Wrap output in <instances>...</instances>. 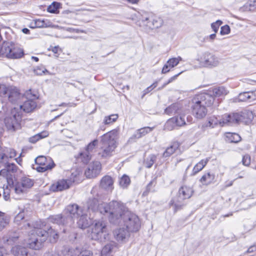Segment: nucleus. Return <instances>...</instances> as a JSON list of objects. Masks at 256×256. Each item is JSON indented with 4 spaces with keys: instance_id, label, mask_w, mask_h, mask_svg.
Masks as SVG:
<instances>
[{
    "instance_id": "nucleus-1",
    "label": "nucleus",
    "mask_w": 256,
    "mask_h": 256,
    "mask_svg": "<svg viewBox=\"0 0 256 256\" xmlns=\"http://www.w3.org/2000/svg\"><path fill=\"white\" fill-rule=\"evenodd\" d=\"M100 210L103 213L109 212V221L111 224L124 223L126 229L132 232H136L140 228L141 222L138 216L130 212L126 204L121 202L112 200L109 205L102 206Z\"/></svg>"
},
{
    "instance_id": "nucleus-2",
    "label": "nucleus",
    "mask_w": 256,
    "mask_h": 256,
    "mask_svg": "<svg viewBox=\"0 0 256 256\" xmlns=\"http://www.w3.org/2000/svg\"><path fill=\"white\" fill-rule=\"evenodd\" d=\"M28 237L26 242L27 246L30 248L39 250L48 238L51 242H56L59 236L58 232L51 227L47 230L34 228L28 232Z\"/></svg>"
},
{
    "instance_id": "nucleus-3",
    "label": "nucleus",
    "mask_w": 256,
    "mask_h": 256,
    "mask_svg": "<svg viewBox=\"0 0 256 256\" xmlns=\"http://www.w3.org/2000/svg\"><path fill=\"white\" fill-rule=\"evenodd\" d=\"M214 98L208 94L196 95L192 100L191 108L193 116L198 119L204 118L207 113V107L211 106Z\"/></svg>"
},
{
    "instance_id": "nucleus-4",
    "label": "nucleus",
    "mask_w": 256,
    "mask_h": 256,
    "mask_svg": "<svg viewBox=\"0 0 256 256\" xmlns=\"http://www.w3.org/2000/svg\"><path fill=\"white\" fill-rule=\"evenodd\" d=\"M118 130H112L100 137V150L98 154L102 158H108L112 156L117 146Z\"/></svg>"
},
{
    "instance_id": "nucleus-5",
    "label": "nucleus",
    "mask_w": 256,
    "mask_h": 256,
    "mask_svg": "<svg viewBox=\"0 0 256 256\" xmlns=\"http://www.w3.org/2000/svg\"><path fill=\"white\" fill-rule=\"evenodd\" d=\"M194 192L192 188L190 186L184 185L179 188L177 196L172 198L169 202V206L174 207V212L182 208L184 200L190 198Z\"/></svg>"
},
{
    "instance_id": "nucleus-6",
    "label": "nucleus",
    "mask_w": 256,
    "mask_h": 256,
    "mask_svg": "<svg viewBox=\"0 0 256 256\" xmlns=\"http://www.w3.org/2000/svg\"><path fill=\"white\" fill-rule=\"evenodd\" d=\"M38 98V94L36 90H27L24 95V96L21 100L22 104L19 103L18 108L21 112L28 113L32 112L36 107L37 104L36 100Z\"/></svg>"
},
{
    "instance_id": "nucleus-7",
    "label": "nucleus",
    "mask_w": 256,
    "mask_h": 256,
    "mask_svg": "<svg viewBox=\"0 0 256 256\" xmlns=\"http://www.w3.org/2000/svg\"><path fill=\"white\" fill-rule=\"evenodd\" d=\"M24 54V50L16 48L12 42H4L0 48V56L17 59L21 58Z\"/></svg>"
},
{
    "instance_id": "nucleus-8",
    "label": "nucleus",
    "mask_w": 256,
    "mask_h": 256,
    "mask_svg": "<svg viewBox=\"0 0 256 256\" xmlns=\"http://www.w3.org/2000/svg\"><path fill=\"white\" fill-rule=\"evenodd\" d=\"M98 188L97 186H94L92 188L91 193L92 194L94 198H90L88 201V209L94 212L98 210L100 214L104 215H106L109 219V216L110 214L109 212H108L104 213L102 212L100 209L102 206H103L104 204L109 205L110 204V202L108 204L104 202L100 203V200H99L100 196L98 193Z\"/></svg>"
},
{
    "instance_id": "nucleus-9",
    "label": "nucleus",
    "mask_w": 256,
    "mask_h": 256,
    "mask_svg": "<svg viewBox=\"0 0 256 256\" xmlns=\"http://www.w3.org/2000/svg\"><path fill=\"white\" fill-rule=\"evenodd\" d=\"M18 108H14L11 115L4 118L5 126L9 130L15 131L20 127L22 114L18 112Z\"/></svg>"
},
{
    "instance_id": "nucleus-10",
    "label": "nucleus",
    "mask_w": 256,
    "mask_h": 256,
    "mask_svg": "<svg viewBox=\"0 0 256 256\" xmlns=\"http://www.w3.org/2000/svg\"><path fill=\"white\" fill-rule=\"evenodd\" d=\"M108 235L106 225L104 221H98L95 222L92 228L91 238L102 242L106 238Z\"/></svg>"
},
{
    "instance_id": "nucleus-11",
    "label": "nucleus",
    "mask_w": 256,
    "mask_h": 256,
    "mask_svg": "<svg viewBox=\"0 0 256 256\" xmlns=\"http://www.w3.org/2000/svg\"><path fill=\"white\" fill-rule=\"evenodd\" d=\"M36 168H34L38 172H43L50 170L54 167L55 164L51 158L40 156L35 159Z\"/></svg>"
},
{
    "instance_id": "nucleus-12",
    "label": "nucleus",
    "mask_w": 256,
    "mask_h": 256,
    "mask_svg": "<svg viewBox=\"0 0 256 256\" xmlns=\"http://www.w3.org/2000/svg\"><path fill=\"white\" fill-rule=\"evenodd\" d=\"M84 212L76 204H70L64 210V214L66 215L65 217L68 222L70 226L74 223L75 218L78 219L79 216Z\"/></svg>"
},
{
    "instance_id": "nucleus-13",
    "label": "nucleus",
    "mask_w": 256,
    "mask_h": 256,
    "mask_svg": "<svg viewBox=\"0 0 256 256\" xmlns=\"http://www.w3.org/2000/svg\"><path fill=\"white\" fill-rule=\"evenodd\" d=\"M24 96L17 88L8 86H6V96L4 97H7L8 101L12 104H19Z\"/></svg>"
},
{
    "instance_id": "nucleus-14",
    "label": "nucleus",
    "mask_w": 256,
    "mask_h": 256,
    "mask_svg": "<svg viewBox=\"0 0 256 256\" xmlns=\"http://www.w3.org/2000/svg\"><path fill=\"white\" fill-rule=\"evenodd\" d=\"M34 181L32 179L24 177L22 178L20 181L13 186L12 188L17 194H22L26 192V190L31 188L34 185Z\"/></svg>"
},
{
    "instance_id": "nucleus-15",
    "label": "nucleus",
    "mask_w": 256,
    "mask_h": 256,
    "mask_svg": "<svg viewBox=\"0 0 256 256\" xmlns=\"http://www.w3.org/2000/svg\"><path fill=\"white\" fill-rule=\"evenodd\" d=\"M76 176V175L73 176V174H72V177L70 179H62L58 180L51 186L50 190L53 192H58L70 188L72 184L75 182Z\"/></svg>"
},
{
    "instance_id": "nucleus-16",
    "label": "nucleus",
    "mask_w": 256,
    "mask_h": 256,
    "mask_svg": "<svg viewBox=\"0 0 256 256\" xmlns=\"http://www.w3.org/2000/svg\"><path fill=\"white\" fill-rule=\"evenodd\" d=\"M102 165L100 162L94 161L90 163L85 170V175L88 178L96 177L100 172Z\"/></svg>"
},
{
    "instance_id": "nucleus-17",
    "label": "nucleus",
    "mask_w": 256,
    "mask_h": 256,
    "mask_svg": "<svg viewBox=\"0 0 256 256\" xmlns=\"http://www.w3.org/2000/svg\"><path fill=\"white\" fill-rule=\"evenodd\" d=\"M186 124L184 116H174L170 118L166 122L165 127L168 130L176 128Z\"/></svg>"
},
{
    "instance_id": "nucleus-18",
    "label": "nucleus",
    "mask_w": 256,
    "mask_h": 256,
    "mask_svg": "<svg viewBox=\"0 0 256 256\" xmlns=\"http://www.w3.org/2000/svg\"><path fill=\"white\" fill-rule=\"evenodd\" d=\"M243 119L242 116L239 113L226 114L222 116L223 124L232 125L240 122Z\"/></svg>"
},
{
    "instance_id": "nucleus-19",
    "label": "nucleus",
    "mask_w": 256,
    "mask_h": 256,
    "mask_svg": "<svg viewBox=\"0 0 256 256\" xmlns=\"http://www.w3.org/2000/svg\"><path fill=\"white\" fill-rule=\"evenodd\" d=\"M142 20L148 22L146 25L151 28H156L162 25V20L160 18H154L152 14L148 16H142Z\"/></svg>"
},
{
    "instance_id": "nucleus-20",
    "label": "nucleus",
    "mask_w": 256,
    "mask_h": 256,
    "mask_svg": "<svg viewBox=\"0 0 256 256\" xmlns=\"http://www.w3.org/2000/svg\"><path fill=\"white\" fill-rule=\"evenodd\" d=\"M100 187L107 191L112 192L114 189V180L109 176H104L100 182Z\"/></svg>"
},
{
    "instance_id": "nucleus-21",
    "label": "nucleus",
    "mask_w": 256,
    "mask_h": 256,
    "mask_svg": "<svg viewBox=\"0 0 256 256\" xmlns=\"http://www.w3.org/2000/svg\"><path fill=\"white\" fill-rule=\"evenodd\" d=\"M154 127L146 126L138 129L136 132L129 138L128 141H132L134 139L140 138L150 132Z\"/></svg>"
},
{
    "instance_id": "nucleus-22",
    "label": "nucleus",
    "mask_w": 256,
    "mask_h": 256,
    "mask_svg": "<svg viewBox=\"0 0 256 256\" xmlns=\"http://www.w3.org/2000/svg\"><path fill=\"white\" fill-rule=\"evenodd\" d=\"M47 222L58 224V225L69 224L66 218L62 216L60 214L50 216L47 218Z\"/></svg>"
},
{
    "instance_id": "nucleus-23",
    "label": "nucleus",
    "mask_w": 256,
    "mask_h": 256,
    "mask_svg": "<svg viewBox=\"0 0 256 256\" xmlns=\"http://www.w3.org/2000/svg\"><path fill=\"white\" fill-rule=\"evenodd\" d=\"M92 253L89 250H80L79 248L70 249L64 256H92Z\"/></svg>"
},
{
    "instance_id": "nucleus-24",
    "label": "nucleus",
    "mask_w": 256,
    "mask_h": 256,
    "mask_svg": "<svg viewBox=\"0 0 256 256\" xmlns=\"http://www.w3.org/2000/svg\"><path fill=\"white\" fill-rule=\"evenodd\" d=\"M129 231L124 228L116 229L114 232V235L118 241H122L128 236Z\"/></svg>"
},
{
    "instance_id": "nucleus-25",
    "label": "nucleus",
    "mask_w": 256,
    "mask_h": 256,
    "mask_svg": "<svg viewBox=\"0 0 256 256\" xmlns=\"http://www.w3.org/2000/svg\"><path fill=\"white\" fill-rule=\"evenodd\" d=\"M78 218L77 224L80 228L84 229L90 226V220L88 218L87 216L84 212H82Z\"/></svg>"
},
{
    "instance_id": "nucleus-26",
    "label": "nucleus",
    "mask_w": 256,
    "mask_h": 256,
    "mask_svg": "<svg viewBox=\"0 0 256 256\" xmlns=\"http://www.w3.org/2000/svg\"><path fill=\"white\" fill-rule=\"evenodd\" d=\"M4 154V164H6L10 160L14 158L16 156V151L10 148H2Z\"/></svg>"
},
{
    "instance_id": "nucleus-27",
    "label": "nucleus",
    "mask_w": 256,
    "mask_h": 256,
    "mask_svg": "<svg viewBox=\"0 0 256 256\" xmlns=\"http://www.w3.org/2000/svg\"><path fill=\"white\" fill-rule=\"evenodd\" d=\"M210 160V158H207L206 159L201 160L197 163L193 168L191 176H194L201 171L206 165Z\"/></svg>"
},
{
    "instance_id": "nucleus-28",
    "label": "nucleus",
    "mask_w": 256,
    "mask_h": 256,
    "mask_svg": "<svg viewBox=\"0 0 256 256\" xmlns=\"http://www.w3.org/2000/svg\"><path fill=\"white\" fill-rule=\"evenodd\" d=\"M34 26H32V28H42L52 27V23L48 20L36 19L34 20Z\"/></svg>"
},
{
    "instance_id": "nucleus-29",
    "label": "nucleus",
    "mask_w": 256,
    "mask_h": 256,
    "mask_svg": "<svg viewBox=\"0 0 256 256\" xmlns=\"http://www.w3.org/2000/svg\"><path fill=\"white\" fill-rule=\"evenodd\" d=\"M12 253L15 256H26L28 253V250L24 247L16 246L12 248Z\"/></svg>"
},
{
    "instance_id": "nucleus-30",
    "label": "nucleus",
    "mask_w": 256,
    "mask_h": 256,
    "mask_svg": "<svg viewBox=\"0 0 256 256\" xmlns=\"http://www.w3.org/2000/svg\"><path fill=\"white\" fill-rule=\"evenodd\" d=\"M181 106L178 103H174L167 107L165 110L164 112L168 115H174L178 113Z\"/></svg>"
},
{
    "instance_id": "nucleus-31",
    "label": "nucleus",
    "mask_w": 256,
    "mask_h": 256,
    "mask_svg": "<svg viewBox=\"0 0 256 256\" xmlns=\"http://www.w3.org/2000/svg\"><path fill=\"white\" fill-rule=\"evenodd\" d=\"M215 178L214 174L208 172L204 174L200 180V182L204 185H208L212 182Z\"/></svg>"
},
{
    "instance_id": "nucleus-32",
    "label": "nucleus",
    "mask_w": 256,
    "mask_h": 256,
    "mask_svg": "<svg viewBox=\"0 0 256 256\" xmlns=\"http://www.w3.org/2000/svg\"><path fill=\"white\" fill-rule=\"evenodd\" d=\"M9 222L10 217L5 213L0 211V231L6 228Z\"/></svg>"
},
{
    "instance_id": "nucleus-33",
    "label": "nucleus",
    "mask_w": 256,
    "mask_h": 256,
    "mask_svg": "<svg viewBox=\"0 0 256 256\" xmlns=\"http://www.w3.org/2000/svg\"><path fill=\"white\" fill-rule=\"evenodd\" d=\"M48 136V132L47 131H43L29 138V142L34 144L40 139L45 138Z\"/></svg>"
},
{
    "instance_id": "nucleus-34",
    "label": "nucleus",
    "mask_w": 256,
    "mask_h": 256,
    "mask_svg": "<svg viewBox=\"0 0 256 256\" xmlns=\"http://www.w3.org/2000/svg\"><path fill=\"white\" fill-rule=\"evenodd\" d=\"M178 142L173 143L170 147H168L163 153V157L166 158L170 156L178 148Z\"/></svg>"
},
{
    "instance_id": "nucleus-35",
    "label": "nucleus",
    "mask_w": 256,
    "mask_h": 256,
    "mask_svg": "<svg viewBox=\"0 0 256 256\" xmlns=\"http://www.w3.org/2000/svg\"><path fill=\"white\" fill-rule=\"evenodd\" d=\"M228 94L226 90L223 86L214 88L212 90V96L214 98L226 95ZM212 96V94H210Z\"/></svg>"
},
{
    "instance_id": "nucleus-36",
    "label": "nucleus",
    "mask_w": 256,
    "mask_h": 256,
    "mask_svg": "<svg viewBox=\"0 0 256 256\" xmlns=\"http://www.w3.org/2000/svg\"><path fill=\"white\" fill-rule=\"evenodd\" d=\"M92 154L89 153L86 150L80 152L79 154L78 158L84 163L87 164L92 158Z\"/></svg>"
},
{
    "instance_id": "nucleus-37",
    "label": "nucleus",
    "mask_w": 256,
    "mask_h": 256,
    "mask_svg": "<svg viewBox=\"0 0 256 256\" xmlns=\"http://www.w3.org/2000/svg\"><path fill=\"white\" fill-rule=\"evenodd\" d=\"M222 122V118L221 119L218 120L215 116H211L210 118L208 120V122L206 124L207 126H210L212 128H214L216 125L219 124L220 126H224L223 122Z\"/></svg>"
},
{
    "instance_id": "nucleus-38",
    "label": "nucleus",
    "mask_w": 256,
    "mask_h": 256,
    "mask_svg": "<svg viewBox=\"0 0 256 256\" xmlns=\"http://www.w3.org/2000/svg\"><path fill=\"white\" fill-rule=\"evenodd\" d=\"M18 236L16 232L10 233L8 236H5L3 238L4 242H6L8 244H11L12 242L17 240Z\"/></svg>"
},
{
    "instance_id": "nucleus-39",
    "label": "nucleus",
    "mask_w": 256,
    "mask_h": 256,
    "mask_svg": "<svg viewBox=\"0 0 256 256\" xmlns=\"http://www.w3.org/2000/svg\"><path fill=\"white\" fill-rule=\"evenodd\" d=\"M117 114H112L104 118L103 123L104 124H110L115 122L118 118Z\"/></svg>"
},
{
    "instance_id": "nucleus-40",
    "label": "nucleus",
    "mask_w": 256,
    "mask_h": 256,
    "mask_svg": "<svg viewBox=\"0 0 256 256\" xmlns=\"http://www.w3.org/2000/svg\"><path fill=\"white\" fill-rule=\"evenodd\" d=\"M114 244L112 243H109L106 244L101 250V256H109V253L114 248Z\"/></svg>"
},
{
    "instance_id": "nucleus-41",
    "label": "nucleus",
    "mask_w": 256,
    "mask_h": 256,
    "mask_svg": "<svg viewBox=\"0 0 256 256\" xmlns=\"http://www.w3.org/2000/svg\"><path fill=\"white\" fill-rule=\"evenodd\" d=\"M244 9L246 11L252 12L256 9V0H249L244 6Z\"/></svg>"
},
{
    "instance_id": "nucleus-42",
    "label": "nucleus",
    "mask_w": 256,
    "mask_h": 256,
    "mask_svg": "<svg viewBox=\"0 0 256 256\" xmlns=\"http://www.w3.org/2000/svg\"><path fill=\"white\" fill-rule=\"evenodd\" d=\"M156 156L154 154L150 155L144 161V165L148 168H150L156 160Z\"/></svg>"
},
{
    "instance_id": "nucleus-43",
    "label": "nucleus",
    "mask_w": 256,
    "mask_h": 256,
    "mask_svg": "<svg viewBox=\"0 0 256 256\" xmlns=\"http://www.w3.org/2000/svg\"><path fill=\"white\" fill-rule=\"evenodd\" d=\"M98 141L97 139L94 140L86 146L84 150L92 154L95 150L96 146H98Z\"/></svg>"
},
{
    "instance_id": "nucleus-44",
    "label": "nucleus",
    "mask_w": 256,
    "mask_h": 256,
    "mask_svg": "<svg viewBox=\"0 0 256 256\" xmlns=\"http://www.w3.org/2000/svg\"><path fill=\"white\" fill-rule=\"evenodd\" d=\"M130 178L126 175H124L120 179L119 184L121 187L124 188H127L130 184Z\"/></svg>"
},
{
    "instance_id": "nucleus-45",
    "label": "nucleus",
    "mask_w": 256,
    "mask_h": 256,
    "mask_svg": "<svg viewBox=\"0 0 256 256\" xmlns=\"http://www.w3.org/2000/svg\"><path fill=\"white\" fill-rule=\"evenodd\" d=\"M8 184L6 185V187L4 186L3 188V197L6 200H8L10 198V188L9 187L14 189L13 186H11L10 184V180H8Z\"/></svg>"
},
{
    "instance_id": "nucleus-46",
    "label": "nucleus",
    "mask_w": 256,
    "mask_h": 256,
    "mask_svg": "<svg viewBox=\"0 0 256 256\" xmlns=\"http://www.w3.org/2000/svg\"><path fill=\"white\" fill-rule=\"evenodd\" d=\"M250 92H244L239 94L238 97V101L239 102H250Z\"/></svg>"
},
{
    "instance_id": "nucleus-47",
    "label": "nucleus",
    "mask_w": 256,
    "mask_h": 256,
    "mask_svg": "<svg viewBox=\"0 0 256 256\" xmlns=\"http://www.w3.org/2000/svg\"><path fill=\"white\" fill-rule=\"evenodd\" d=\"M156 184V181L154 180H151L148 184L147 185L146 190L144 192L143 195L146 196L148 194L151 192H154V187Z\"/></svg>"
},
{
    "instance_id": "nucleus-48",
    "label": "nucleus",
    "mask_w": 256,
    "mask_h": 256,
    "mask_svg": "<svg viewBox=\"0 0 256 256\" xmlns=\"http://www.w3.org/2000/svg\"><path fill=\"white\" fill-rule=\"evenodd\" d=\"M4 167L6 168L8 172H15L17 170V166L14 163H9L8 162L6 164H3Z\"/></svg>"
},
{
    "instance_id": "nucleus-49",
    "label": "nucleus",
    "mask_w": 256,
    "mask_h": 256,
    "mask_svg": "<svg viewBox=\"0 0 256 256\" xmlns=\"http://www.w3.org/2000/svg\"><path fill=\"white\" fill-rule=\"evenodd\" d=\"M60 7V4L58 2H54L48 8V11L50 13H56Z\"/></svg>"
},
{
    "instance_id": "nucleus-50",
    "label": "nucleus",
    "mask_w": 256,
    "mask_h": 256,
    "mask_svg": "<svg viewBox=\"0 0 256 256\" xmlns=\"http://www.w3.org/2000/svg\"><path fill=\"white\" fill-rule=\"evenodd\" d=\"M157 86H158V82H156L153 83L150 86L148 87L146 89H145L143 91V94L142 96V98H144V97L145 96V95H146V94L149 93L150 92H151L154 88H156Z\"/></svg>"
},
{
    "instance_id": "nucleus-51",
    "label": "nucleus",
    "mask_w": 256,
    "mask_h": 256,
    "mask_svg": "<svg viewBox=\"0 0 256 256\" xmlns=\"http://www.w3.org/2000/svg\"><path fill=\"white\" fill-rule=\"evenodd\" d=\"M180 62H184L181 57L178 56L176 58H172L168 60L167 64H178Z\"/></svg>"
},
{
    "instance_id": "nucleus-52",
    "label": "nucleus",
    "mask_w": 256,
    "mask_h": 256,
    "mask_svg": "<svg viewBox=\"0 0 256 256\" xmlns=\"http://www.w3.org/2000/svg\"><path fill=\"white\" fill-rule=\"evenodd\" d=\"M24 212H20L14 218V222L18 225L21 224V221L24 219Z\"/></svg>"
},
{
    "instance_id": "nucleus-53",
    "label": "nucleus",
    "mask_w": 256,
    "mask_h": 256,
    "mask_svg": "<svg viewBox=\"0 0 256 256\" xmlns=\"http://www.w3.org/2000/svg\"><path fill=\"white\" fill-rule=\"evenodd\" d=\"M230 139L232 142H238L240 140V136L239 134L234 133L230 134Z\"/></svg>"
},
{
    "instance_id": "nucleus-54",
    "label": "nucleus",
    "mask_w": 256,
    "mask_h": 256,
    "mask_svg": "<svg viewBox=\"0 0 256 256\" xmlns=\"http://www.w3.org/2000/svg\"><path fill=\"white\" fill-rule=\"evenodd\" d=\"M230 32V28L228 25H225L221 28L220 33L222 35L227 34Z\"/></svg>"
},
{
    "instance_id": "nucleus-55",
    "label": "nucleus",
    "mask_w": 256,
    "mask_h": 256,
    "mask_svg": "<svg viewBox=\"0 0 256 256\" xmlns=\"http://www.w3.org/2000/svg\"><path fill=\"white\" fill-rule=\"evenodd\" d=\"M222 22L220 20H217L216 22L212 24L211 26L215 33H216L219 28Z\"/></svg>"
},
{
    "instance_id": "nucleus-56",
    "label": "nucleus",
    "mask_w": 256,
    "mask_h": 256,
    "mask_svg": "<svg viewBox=\"0 0 256 256\" xmlns=\"http://www.w3.org/2000/svg\"><path fill=\"white\" fill-rule=\"evenodd\" d=\"M6 86L4 84L0 83V96H6Z\"/></svg>"
},
{
    "instance_id": "nucleus-57",
    "label": "nucleus",
    "mask_w": 256,
    "mask_h": 256,
    "mask_svg": "<svg viewBox=\"0 0 256 256\" xmlns=\"http://www.w3.org/2000/svg\"><path fill=\"white\" fill-rule=\"evenodd\" d=\"M45 72H47V70L42 66H40V68L38 66L37 68L34 70V73L38 75H41Z\"/></svg>"
},
{
    "instance_id": "nucleus-58",
    "label": "nucleus",
    "mask_w": 256,
    "mask_h": 256,
    "mask_svg": "<svg viewBox=\"0 0 256 256\" xmlns=\"http://www.w3.org/2000/svg\"><path fill=\"white\" fill-rule=\"evenodd\" d=\"M242 162L244 165L248 166L250 163V158L248 155H245L243 156Z\"/></svg>"
},
{
    "instance_id": "nucleus-59",
    "label": "nucleus",
    "mask_w": 256,
    "mask_h": 256,
    "mask_svg": "<svg viewBox=\"0 0 256 256\" xmlns=\"http://www.w3.org/2000/svg\"><path fill=\"white\" fill-rule=\"evenodd\" d=\"M249 92L250 102L256 100V90L252 91H249Z\"/></svg>"
},
{
    "instance_id": "nucleus-60",
    "label": "nucleus",
    "mask_w": 256,
    "mask_h": 256,
    "mask_svg": "<svg viewBox=\"0 0 256 256\" xmlns=\"http://www.w3.org/2000/svg\"><path fill=\"white\" fill-rule=\"evenodd\" d=\"M184 71V70H182V72H180L178 74H176L174 75V76H172V78H170L166 82L164 83L163 84L162 87H164L166 85H167L169 83L172 82L174 80L177 78V76H179L180 74H182Z\"/></svg>"
},
{
    "instance_id": "nucleus-61",
    "label": "nucleus",
    "mask_w": 256,
    "mask_h": 256,
    "mask_svg": "<svg viewBox=\"0 0 256 256\" xmlns=\"http://www.w3.org/2000/svg\"><path fill=\"white\" fill-rule=\"evenodd\" d=\"M176 65H164L162 70V72L164 74L166 73L170 70V68H173Z\"/></svg>"
},
{
    "instance_id": "nucleus-62",
    "label": "nucleus",
    "mask_w": 256,
    "mask_h": 256,
    "mask_svg": "<svg viewBox=\"0 0 256 256\" xmlns=\"http://www.w3.org/2000/svg\"><path fill=\"white\" fill-rule=\"evenodd\" d=\"M0 164H4V154L2 148L0 146Z\"/></svg>"
},
{
    "instance_id": "nucleus-63",
    "label": "nucleus",
    "mask_w": 256,
    "mask_h": 256,
    "mask_svg": "<svg viewBox=\"0 0 256 256\" xmlns=\"http://www.w3.org/2000/svg\"><path fill=\"white\" fill-rule=\"evenodd\" d=\"M7 255L6 248L2 246H0V256H7Z\"/></svg>"
},
{
    "instance_id": "nucleus-64",
    "label": "nucleus",
    "mask_w": 256,
    "mask_h": 256,
    "mask_svg": "<svg viewBox=\"0 0 256 256\" xmlns=\"http://www.w3.org/2000/svg\"><path fill=\"white\" fill-rule=\"evenodd\" d=\"M255 250H256V244L250 246L248 250V252H252Z\"/></svg>"
}]
</instances>
